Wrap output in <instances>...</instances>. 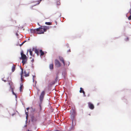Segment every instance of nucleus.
<instances>
[{
  "instance_id": "obj_1",
  "label": "nucleus",
  "mask_w": 131,
  "mask_h": 131,
  "mask_svg": "<svg viewBox=\"0 0 131 131\" xmlns=\"http://www.w3.org/2000/svg\"><path fill=\"white\" fill-rule=\"evenodd\" d=\"M49 28L48 27L46 26H41L39 28L36 29V31L37 32V33L38 34H43L47 29Z\"/></svg>"
},
{
  "instance_id": "obj_2",
  "label": "nucleus",
  "mask_w": 131,
  "mask_h": 131,
  "mask_svg": "<svg viewBox=\"0 0 131 131\" xmlns=\"http://www.w3.org/2000/svg\"><path fill=\"white\" fill-rule=\"evenodd\" d=\"M45 93L44 91H42L40 96L39 99L40 102L41 103L44 98V95L45 94Z\"/></svg>"
},
{
  "instance_id": "obj_3",
  "label": "nucleus",
  "mask_w": 131,
  "mask_h": 131,
  "mask_svg": "<svg viewBox=\"0 0 131 131\" xmlns=\"http://www.w3.org/2000/svg\"><path fill=\"white\" fill-rule=\"evenodd\" d=\"M55 65L57 67H59L61 66V64L59 61L57 60H55Z\"/></svg>"
},
{
  "instance_id": "obj_4",
  "label": "nucleus",
  "mask_w": 131,
  "mask_h": 131,
  "mask_svg": "<svg viewBox=\"0 0 131 131\" xmlns=\"http://www.w3.org/2000/svg\"><path fill=\"white\" fill-rule=\"evenodd\" d=\"M88 106L90 109L91 110H93L94 108V106L93 105L91 102H89L88 103Z\"/></svg>"
},
{
  "instance_id": "obj_5",
  "label": "nucleus",
  "mask_w": 131,
  "mask_h": 131,
  "mask_svg": "<svg viewBox=\"0 0 131 131\" xmlns=\"http://www.w3.org/2000/svg\"><path fill=\"white\" fill-rule=\"evenodd\" d=\"M21 58L23 60V59L27 58L26 56L23 53V51H22L21 53Z\"/></svg>"
},
{
  "instance_id": "obj_6",
  "label": "nucleus",
  "mask_w": 131,
  "mask_h": 131,
  "mask_svg": "<svg viewBox=\"0 0 131 131\" xmlns=\"http://www.w3.org/2000/svg\"><path fill=\"white\" fill-rule=\"evenodd\" d=\"M23 69H21V72L20 73V75H21V81H22L23 80Z\"/></svg>"
},
{
  "instance_id": "obj_7",
  "label": "nucleus",
  "mask_w": 131,
  "mask_h": 131,
  "mask_svg": "<svg viewBox=\"0 0 131 131\" xmlns=\"http://www.w3.org/2000/svg\"><path fill=\"white\" fill-rule=\"evenodd\" d=\"M80 93H83L84 96H86V95H85V92L83 91V89L82 88H80Z\"/></svg>"
},
{
  "instance_id": "obj_8",
  "label": "nucleus",
  "mask_w": 131,
  "mask_h": 131,
  "mask_svg": "<svg viewBox=\"0 0 131 131\" xmlns=\"http://www.w3.org/2000/svg\"><path fill=\"white\" fill-rule=\"evenodd\" d=\"M34 48H33L32 50L31 49H29V50L28 51H29L30 53V55L31 56H33V54H32V51H34Z\"/></svg>"
},
{
  "instance_id": "obj_9",
  "label": "nucleus",
  "mask_w": 131,
  "mask_h": 131,
  "mask_svg": "<svg viewBox=\"0 0 131 131\" xmlns=\"http://www.w3.org/2000/svg\"><path fill=\"white\" fill-rule=\"evenodd\" d=\"M59 59L60 60L61 62H62V63H63L64 65L65 62L63 58L62 57H59Z\"/></svg>"
},
{
  "instance_id": "obj_10",
  "label": "nucleus",
  "mask_w": 131,
  "mask_h": 131,
  "mask_svg": "<svg viewBox=\"0 0 131 131\" xmlns=\"http://www.w3.org/2000/svg\"><path fill=\"white\" fill-rule=\"evenodd\" d=\"M27 58L23 59L22 60V63L23 64H26L27 62Z\"/></svg>"
},
{
  "instance_id": "obj_11",
  "label": "nucleus",
  "mask_w": 131,
  "mask_h": 131,
  "mask_svg": "<svg viewBox=\"0 0 131 131\" xmlns=\"http://www.w3.org/2000/svg\"><path fill=\"white\" fill-rule=\"evenodd\" d=\"M24 76L26 77H27L29 76V73H27L26 71H24Z\"/></svg>"
},
{
  "instance_id": "obj_12",
  "label": "nucleus",
  "mask_w": 131,
  "mask_h": 131,
  "mask_svg": "<svg viewBox=\"0 0 131 131\" xmlns=\"http://www.w3.org/2000/svg\"><path fill=\"white\" fill-rule=\"evenodd\" d=\"M15 66H16L13 64V66L12 68V72H14L15 70Z\"/></svg>"
},
{
  "instance_id": "obj_13",
  "label": "nucleus",
  "mask_w": 131,
  "mask_h": 131,
  "mask_svg": "<svg viewBox=\"0 0 131 131\" xmlns=\"http://www.w3.org/2000/svg\"><path fill=\"white\" fill-rule=\"evenodd\" d=\"M39 52L40 53V56H42L44 54V52L42 51V50H40L39 51Z\"/></svg>"
},
{
  "instance_id": "obj_14",
  "label": "nucleus",
  "mask_w": 131,
  "mask_h": 131,
  "mask_svg": "<svg viewBox=\"0 0 131 131\" xmlns=\"http://www.w3.org/2000/svg\"><path fill=\"white\" fill-rule=\"evenodd\" d=\"M49 68L51 69H53V63L51 64L50 65Z\"/></svg>"
},
{
  "instance_id": "obj_15",
  "label": "nucleus",
  "mask_w": 131,
  "mask_h": 131,
  "mask_svg": "<svg viewBox=\"0 0 131 131\" xmlns=\"http://www.w3.org/2000/svg\"><path fill=\"white\" fill-rule=\"evenodd\" d=\"M34 51L35 52V53L37 54V55H39V51L37 49H35L34 50Z\"/></svg>"
},
{
  "instance_id": "obj_16",
  "label": "nucleus",
  "mask_w": 131,
  "mask_h": 131,
  "mask_svg": "<svg viewBox=\"0 0 131 131\" xmlns=\"http://www.w3.org/2000/svg\"><path fill=\"white\" fill-rule=\"evenodd\" d=\"M23 87V84L21 83L20 84V92L22 91V89Z\"/></svg>"
},
{
  "instance_id": "obj_17",
  "label": "nucleus",
  "mask_w": 131,
  "mask_h": 131,
  "mask_svg": "<svg viewBox=\"0 0 131 131\" xmlns=\"http://www.w3.org/2000/svg\"><path fill=\"white\" fill-rule=\"evenodd\" d=\"M32 111L33 113H37L38 112L37 110L35 108L32 109Z\"/></svg>"
},
{
  "instance_id": "obj_18",
  "label": "nucleus",
  "mask_w": 131,
  "mask_h": 131,
  "mask_svg": "<svg viewBox=\"0 0 131 131\" xmlns=\"http://www.w3.org/2000/svg\"><path fill=\"white\" fill-rule=\"evenodd\" d=\"M36 31V29H32L31 30V32L32 33H35Z\"/></svg>"
},
{
  "instance_id": "obj_19",
  "label": "nucleus",
  "mask_w": 131,
  "mask_h": 131,
  "mask_svg": "<svg viewBox=\"0 0 131 131\" xmlns=\"http://www.w3.org/2000/svg\"><path fill=\"white\" fill-rule=\"evenodd\" d=\"M57 5H60L61 3L60 2V1L59 0V1H57Z\"/></svg>"
},
{
  "instance_id": "obj_20",
  "label": "nucleus",
  "mask_w": 131,
  "mask_h": 131,
  "mask_svg": "<svg viewBox=\"0 0 131 131\" xmlns=\"http://www.w3.org/2000/svg\"><path fill=\"white\" fill-rule=\"evenodd\" d=\"M45 24L48 25H50L51 24V23L50 22H46L45 23Z\"/></svg>"
},
{
  "instance_id": "obj_21",
  "label": "nucleus",
  "mask_w": 131,
  "mask_h": 131,
  "mask_svg": "<svg viewBox=\"0 0 131 131\" xmlns=\"http://www.w3.org/2000/svg\"><path fill=\"white\" fill-rule=\"evenodd\" d=\"M28 112H26V118H27V117H28Z\"/></svg>"
},
{
  "instance_id": "obj_22",
  "label": "nucleus",
  "mask_w": 131,
  "mask_h": 131,
  "mask_svg": "<svg viewBox=\"0 0 131 131\" xmlns=\"http://www.w3.org/2000/svg\"><path fill=\"white\" fill-rule=\"evenodd\" d=\"M26 41H24L20 45V46H21Z\"/></svg>"
},
{
  "instance_id": "obj_23",
  "label": "nucleus",
  "mask_w": 131,
  "mask_h": 131,
  "mask_svg": "<svg viewBox=\"0 0 131 131\" xmlns=\"http://www.w3.org/2000/svg\"><path fill=\"white\" fill-rule=\"evenodd\" d=\"M128 19L129 20H131V15L128 17Z\"/></svg>"
},
{
  "instance_id": "obj_24",
  "label": "nucleus",
  "mask_w": 131,
  "mask_h": 131,
  "mask_svg": "<svg viewBox=\"0 0 131 131\" xmlns=\"http://www.w3.org/2000/svg\"><path fill=\"white\" fill-rule=\"evenodd\" d=\"M42 0H39L38 1V4H39Z\"/></svg>"
},
{
  "instance_id": "obj_25",
  "label": "nucleus",
  "mask_w": 131,
  "mask_h": 131,
  "mask_svg": "<svg viewBox=\"0 0 131 131\" xmlns=\"http://www.w3.org/2000/svg\"><path fill=\"white\" fill-rule=\"evenodd\" d=\"M129 38L128 37H127L125 39V40L126 41H127L129 40Z\"/></svg>"
},
{
  "instance_id": "obj_26",
  "label": "nucleus",
  "mask_w": 131,
  "mask_h": 131,
  "mask_svg": "<svg viewBox=\"0 0 131 131\" xmlns=\"http://www.w3.org/2000/svg\"><path fill=\"white\" fill-rule=\"evenodd\" d=\"M12 92H13V94L14 95H15V93H14V91H13V89H12Z\"/></svg>"
},
{
  "instance_id": "obj_27",
  "label": "nucleus",
  "mask_w": 131,
  "mask_h": 131,
  "mask_svg": "<svg viewBox=\"0 0 131 131\" xmlns=\"http://www.w3.org/2000/svg\"><path fill=\"white\" fill-rule=\"evenodd\" d=\"M129 12L130 13V14L131 15V9H130Z\"/></svg>"
},
{
  "instance_id": "obj_28",
  "label": "nucleus",
  "mask_w": 131,
  "mask_h": 131,
  "mask_svg": "<svg viewBox=\"0 0 131 131\" xmlns=\"http://www.w3.org/2000/svg\"><path fill=\"white\" fill-rule=\"evenodd\" d=\"M40 110H41V106L40 105Z\"/></svg>"
},
{
  "instance_id": "obj_29",
  "label": "nucleus",
  "mask_w": 131,
  "mask_h": 131,
  "mask_svg": "<svg viewBox=\"0 0 131 131\" xmlns=\"http://www.w3.org/2000/svg\"><path fill=\"white\" fill-rule=\"evenodd\" d=\"M27 110H28L29 109V107H28L27 108H26Z\"/></svg>"
},
{
  "instance_id": "obj_30",
  "label": "nucleus",
  "mask_w": 131,
  "mask_h": 131,
  "mask_svg": "<svg viewBox=\"0 0 131 131\" xmlns=\"http://www.w3.org/2000/svg\"><path fill=\"white\" fill-rule=\"evenodd\" d=\"M68 52H71V50H70V49H69V51H68Z\"/></svg>"
},
{
  "instance_id": "obj_31",
  "label": "nucleus",
  "mask_w": 131,
  "mask_h": 131,
  "mask_svg": "<svg viewBox=\"0 0 131 131\" xmlns=\"http://www.w3.org/2000/svg\"><path fill=\"white\" fill-rule=\"evenodd\" d=\"M32 121H33V122H34V119H33H33H32Z\"/></svg>"
},
{
  "instance_id": "obj_32",
  "label": "nucleus",
  "mask_w": 131,
  "mask_h": 131,
  "mask_svg": "<svg viewBox=\"0 0 131 131\" xmlns=\"http://www.w3.org/2000/svg\"><path fill=\"white\" fill-rule=\"evenodd\" d=\"M16 35H17V36H18V34H17V33H16Z\"/></svg>"
},
{
  "instance_id": "obj_33",
  "label": "nucleus",
  "mask_w": 131,
  "mask_h": 131,
  "mask_svg": "<svg viewBox=\"0 0 131 131\" xmlns=\"http://www.w3.org/2000/svg\"><path fill=\"white\" fill-rule=\"evenodd\" d=\"M34 76H33V81L34 80Z\"/></svg>"
},
{
  "instance_id": "obj_34",
  "label": "nucleus",
  "mask_w": 131,
  "mask_h": 131,
  "mask_svg": "<svg viewBox=\"0 0 131 131\" xmlns=\"http://www.w3.org/2000/svg\"><path fill=\"white\" fill-rule=\"evenodd\" d=\"M32 61H34V59H32Z\"/></svg>"
},
{
  "instance_id": "obj_35",
  "label": "nucleus",
  "mask_w": 131,
  "mask_h": 131,
  "mask_svg": "<svg viewBox=\"0 0 131 131\" xmlns=\"http://www.w3.org/2000/svg\"><path fill=\"white\" fill-rule=\"evenodd\" d=\"M28 131H29V130H28Z\"/></svg>"
},
{
  "instance_id": "obj_36",
  "label": "nucleus",
  "mask_w": 131,
  "mask_h": 131,
  "mask_svg": "<svg viewBox=\"0 0 131 131\" xmlns=\"http://www.w3.org/2000/svg\"><path fill=\"white\" fill-rule=\"evenodd\" d=\"M1 104H0V106H1Z\"/></svg>"
}]
</instances>
